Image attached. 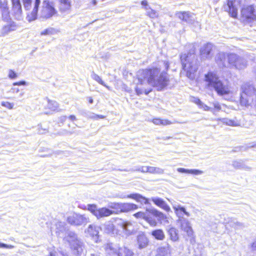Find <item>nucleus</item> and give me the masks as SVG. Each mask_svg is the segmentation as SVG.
Here are the masks:
<instances>
[{"mask_svg": "<svg viewBox=\"0 0 256 256\" xmlns=\"http://www.w3.org/2000/svg\"><path fill=\"white\" fill-rule=\"evenodd\" d=\"M152 201L154 202V203L156 205L158 206H160L162 204L163 200L158 198V197H153L151 198Z\"/></svg>", "mask_w": 256, "mask_h": 256, "instance_id": "46", "label": "nucleus"}, {"mask_svg": "<svg viewBox=\"0 0 256 256\" xmlns=\"http://www.w3.org/2000/svg\"><path fill=\"white\" fill-rule=\"evenodd\" d=\"M232 166L237 169L244 170H250L252 168L247 165L242 160H236L232 162Z\"/></svg>", "mask_w": 256, "mask_h": 256, "instance_id": "27", "label": "nucleus"}, {"mask_svg": "<svg viewBox=\"0 0 256 256\" xmlns=\"http://www.w3.org/2000/svg\"><path fill=\"white\" fill-rule=\"evenodd\" d=\"M11 90L12 92L14 93H18L19 92V88H11Z\"/></svg>", "mask_w": 256, "mask_h": 256, "instance_id": "60", "label": "nucleus"}, {"mask_svg": "<svg viewBox=\"0 0 256 256\" xmlns=\"http://www.w3.org/2000/svg\"><path fill=\"white\" fill-rule=\"evenodd\" d=\"M22 1L23 6L26 10H30L32 6V0H20V2Z\"/></svg>", "mask_w": 256, "mask_h": 256, "instance_id": "43", "label": "nucleus"}, {"mask_svg": "<svg viewBox=\"0 0 256 256\" xmlns=\"http://www.w3.org/2000/svg\"><path fill=\"white\" fill-rule=\"evenodd\" d=\"M88 210L92 212L97 218L107 217L114 214V210L104 207L98 208L96 204H88Z\"/></svg>", "mask_w": 256, "mask_h": 256, "instance_id": "9", "label": "nucleus"}, {"mask_svg": "<svg viewBox=\"0 0 256 256\" xmlns=\"http://www.w3.org/2000/svg\"><path fill=\"white\" fill-rule=\"evenodd\" d=\"M161 208L163 209L166 212H169L171 211V209L170 207L168 205V204L165 201L163 200L162 204L159 206Z\"/></svg>", "mask_w": 256, "mask_h": 256, "instance_id": "45", "label": "nucleus"}, {"mask_svg": "<svg viewBox=\"0 0 256 256\" xmlns=\"http://www.w3.org/2000/svg\"><path fill=\"white\" fill-rule=\"evenodd\" d=\"M12 7V12L15 18L18 20H20L22 18V5L20 0H11Z\"/></svg>", "mask_w": 256, "mask_h": 256, "instance_id": "15", "label": "nucleus"}, {"mask_svg": "<svg viewBox=\"0 0 256 256\" xmlns=\"http://www.w3.org/2000/svg\"><path fill=\"white\" fill-rule=\"evenodd\" d=\"M227 54L224 52H219L216 57V60L219 64L226 66L225 60L227 58Z\"/></svg>", "mask_w": 256, "mask_h": 256, "instance_id": "32", "label": "nucleus"}, {"mask_svg": "<svg viewBox=\"0 0 256 256\" xmlns=\"http://www.w3.org/2000/svg\"><path fill=\"white\" fill-rule=\"evenodd\" d=\"M18 28V26L13 21L8 22L5 24L3 25L0 30V36H5L10 33L16 30Z\"/></svg>", "mask_w": 256, "mask_h": 256, "instance_id": "12", "label": "nucleus"}, {"mask_svg": "<svg viewBox=\"0 0 256 256\" xmlns=\"http://www.w3.org/2000/svg\"><path fill=\"white\" fill-rule=\"evenodd\" d=\"M26 82L25 81H20L13 83V86H25Z\"/></svg>", "mask_w": 256, "mask_h": 256, "instance_id": "56", "label": "nucleus"}, {"mask_svg": "<svg viewBox=\"0 0 256 256\" xmlns=\"http://www.w3.org/2000/svg\"><path fill=\"white\" fill-rule=\"evenodd\" d=\"M145 10L146 11V15L150 18H158V12L152 9L150 6H146V8H145Z\"/></svg>", "mask_w": 256, "mask_h": 256, "instance_id": "37", "label": "nucleus"}, {"mask_svg": "<svg viewBox=\"0 0 256 256\" xmlns=\"http://www.w3.org/2000/svg\"><path fill=\"white\" fill-rule=\"evenodd\" d=\"M138 208V206L134 204L128 202H121L120 210H119L120 213L128 212Z\"/></svg>", "mask_w": 256, "mask_h": 256, "instance_id": "24", "label": "nucleus"}, {"mask_svg": "<svg viewBox=\"0 0 256 256\" xmlns=\"http://www.w3.org/2000/svg\"><path fill=\"white\" fill-rule=\"evenodd\" d=\"M175 16L180 20L188 24H192L194 21V15L190 12H177Z\"/></svg>", "mask_w": 256, "mask_h": 256, "instance_id": "14", "label": "nucleus"}, {"mask_svg": "<svg viewBox=\"0 0 256 256\" xmlns=\"http://www.w3.org/2000/svg\"><path fill=\"white\" fill-rule=\"evenodd\" d=\"M69 118L72 120V121H74V120H76V117L74 115H71L69 116Z\"/></svg>", "mask_w": 256, "mask_h": 256, "instance_id": "64", "label": "nucleus"}, {"mask_svg": "<svg viewBox=\"0 0 256 256\" xmlns=\"http://www.w3.org/2000/svg\"><path fill=\"white\" fill-rule=\"evenodd\" d=\"M137 244L138 248L143 249L146 248L148 244V240L146 236L143 234H140L136 238Z\"/></svg>", "mask_w": 256, "mask_h": 256, "instance_id": "23", "label": "nucleus"}, {"mask_svg": "<svg viewBox=\"0 0 256 256\" xmlns=\"http://www.w3.org/2000/svg\"><path fill=\"white\" fill-rule=\"evenodd\" d=\"M213 45L210 43H208L204 45L200 48V52L203 58H210L211 57V52L213 48Z\"/></svg>", "mask_w": 256, "mask_h": 256, "instance_id": "22", "label": "nucleus"}, {"mask_svg": "<svg viewBox=\"0 0 256 256\" xmlns=\"http://www.w3.org/2000/svg\"><path fill=\"white\" fill-rule=\"evenodd\" d=\"M130 198L135 200L136 202L141 204H148V200L138 194H132L128 196Z\"/></svg>", "mask_w": 256, "mask_h": 256, "instance_id": "31", "label": "nucleus"}, {"mask_svg": "<svg viewBox=\"0 0 256 256\" xmlns=\"http://www.w3.org/2000/svg\"><path fill=\"white\" fill-rule=\"evenodd\" d=\"M146 214L144 212H139L134 214V216L137 218H142L145 220Z\"/></svg>", "mask_w": 256, "mask_h": 256, "instance_id": "47", "label": "nucleus"}, {"mask_svg": "<svg viewBox=\"0 0 256 256\" xmlns=\"http://www.w3.org/2000/svg\"><path fill=\"white\" fill-rule=\"evenodd\" d=\"M67 222L72 226H80L89 222V218L85 214L75 212L70 214L66 218Z\"/></svg>", "mask_w": 256, "mask_h": 256, "instance_id": "8", "label": "nucleus"}, {"mask_svg": "<svg viewBox=\"0 0 256 256\" xmlns=\"http://www.w3.org/2000/svg\"><path fill=\"white\" fill-rule=\"evenodd\" d=\"M252 248L254 250H256V241L252 243Z\"/></svg>", "mask_w": 256, "mask_h": 256, "instance_id": "63", "label": "nucleus"}, {"mask_svg": "<svg viewBox=\"0 0 256 256\" xmlns=\"http://www.w3.org/2000/svg\"><path fill=\"white\" fill-rule=\"evenodd\" d=\"M92 78L93 80H96V82H97L98 83H99L100 84L104 86L105 87H106L108 90H110V88L106 86L105 83L104 82V81L102 80V78H100V76H98L97 74H95V73H93L92 74Z\"/></svg>", "mask_w": 256, "mask_h": 256, "instance_id": "40", "label": "nucleus"}, {"mask_svg": "<svg viewBox=\"0 0 256 256\" xmlns=\"http://www.w3.org/2000/svg\"><path fill=\"white\" fill-rule=\"evenodd\" d=\"M0 248H14V246L12 245H8L5 244H2L0 242Z\"/></svg>", "mask_w": 256, "mask_h": 256, "instance_id": "55", "label": "nucleus"}, {"mask_svg": "<svg viewBox=\"0 0 256 256\" xmlns=\"http://www.w3.org/2000/svg\"><path fill=\"white\" fill-rule=\"evenodd\" d=\"M152 234L155 238L158 240H163L165 237L164 232L160 229L153 230L152 232Z\"/></svg>", "mask_w": 256, "mask_h": 256, "instance_id": "36", "label": "nucleus"}, {"mask_svg": "<svg viewBox=\"0 0 256 256\" xmlns=\"http://www.w3.org/2000/svg\"><path fill=\"white\" fill-rule=\"evenodd\" d=\"M217 120L220 121L223 124L232 126H240V122L237 120H230L227 118H219Z\"/></svg>", "mask_w": 256, "mask_h": 256, "instance_id": "30", "label": "nucleus"}, {"mask_svg": "<svg viewBox=\"0 0 256 256\" xmlns=\"http://www.w3.org/2000/svg\"><path fill=\"white\" fill-rule=\"evenodd\" d=\"M141 4L142 6H144V8H146V6H149L148 4V2L146 0H142Z\"/></svg>", "mask_w": 256, "mask_h": 256, "instance_id": "61", "label": "nucleus"}, {"mask_svg": "<svg viewBox=\"0 0 256 256\" xmlns=\"http://www.w3.org/2000/svg\"><path fill=\"white\" fill-rule=\"evenodd\" d=\"M190 100L196 104L200 108H202L205 111L212 112L214 114V111L212 108L204 104L198 98L196 97H192L190 98Z\"/></svg>", "mask_w": 256, "mask_h": 256, "instance_id": "25", "label": "nucleus"}, {"mask_svg": "<svg viewBox=\"0 0 256 256\" xmlns=\"http://www.w3.org/2000/svg\"><path fill=\"white\" fill-rule=\"evenodd\" d=\"M55 32V30L54 28H50L42 30L40 32L41 35H51L53 34Z\"/></svg>", "mask_w": 256, "mask_h": 256, "instance_id": "44", "label": "nucleus"}, {"mask_svg": "<svg viewBox=\"0 0 256 256\" xmlns=\"http://www.w3.org/2000/svg\"><path fill=\"white\" fill-rule=\"evenodd\" d=\"M100 230V228L99 226L94 224H90L85 230V233L91 237L96 242H98Z\"/></svg>", "mask_w": 256, "mask_h": 256, "instance_id": "16", "label": "nucleus"}, {"mask_svg": "<svg viewBox=\"0 0 256 256\" xmlns=\"http://www.w3.org/2000/svg\"><path fill=\"white\" fill-rule=\"evenodd\" d=\"M227 59L228 67L232 68L242 70L246 68L248 66L247 60L235 53H228Z\"/></svg>", "mask_w": 256, "mask_h": 256, "instance_id": "7", "label": "nucleus"}, {"mask_svg": "<svg viewBox=\"0 0 256 256\" xmlns=\"http://www.w3.org/2000/svg\"><path fill=\"white\" fill-rule=\"evenodd\" d=\"M206 85L210 89L214 88L219 96L232 93L230 86L226 80H222L215 73L210 72L205 75Z\"/></svg>", "mask_w": 256, "mask_h": 256, "instance_id": "3", "label": "nucleus"}, {"mask_svg": "<svg viewBox=\"0 0 256 256\" xmlns=\"http://www.w3.org/2000/svg\"><path fill=\"white\" fill-rule=\"evenodd\" d=\"M177 171L180 173L191 174L194 176L200 175L204 174L202 170L196 169H186L182 168H178Z\"/></svg>", "mask_w": 256, "mask_h": 256, "instance_id": "26", "label": "nucleus"}, {"mask_svg": "<svg viewBox=\"0 0 256 256\" xmlns=\"http://www.w3.org/2000/svg\"><path fill=\"white\" fill-rule=\"evenodd\" d=\"M121 202H110L108 204V208L116 210L114 214H119V210H120Z\"/></svg>", "mask_w": 256, "mask_h": 256, "instance_id": "39", "label": "nucleus"}, {"mask_svg": "<svg viewBox=\"0 0 256 256\" xmlns=\"http://www.w3.org/2000/svg\"><path fill=\"white\" fill-rule=\"evenodd\" d=\"M170 240L172 242H176L179 240L178 231L174 228H170L168 231Z\"/></svg>", "mask_w": 256, "mask_h": 256, "instance_id": "29", "label": "nucleus"}, {"mask_svg": "<svg viewBox=\"0 0 256 256\" xmlns=\"http://www.w3.org/2000/svg\"><path fill=\"white\" fill-rule=\"evenodd\" d=\"M149 166H140V172L144 173H148Z\"/></svg>", "mask_w": 256, "mask_h": 256, "instance_id": "53", "label": "nucleus"}, {"mask_svg": "<svg viewBox=\"0 0 256 256\" xmlns=\"http://www.w3.org/2000/svg\"><path fill=\"white\" fill-rule=\"evenodd\" d=\"M145 220L152 226H156L157 224L156 219L150 215H146Z\"/></svg>", "mask_w": 256, "mask_h": 256, "instance_id": "42", "label": "nucleus"}, {"mask_svg": "<svg viewBox=\"0 0 256 256\" xmlns=\"http://www.w3.org/2000/svg\"><path fill=\"white\" fill-rule=\"evenodd\" d=\"M97 4V0H90L88 6L90 8L94 7Z\"/></svg>", "mask_w": 256, "mask_h": 256, "instance_id": "54", "label": "nucleus"}, {"mask_svg": "<svg viewBox=\"0 0 256 256\" xmlns=\"http://www.w3.org/2000/svg\"><path fill=\"white\" fill-rule=\"evenodd\" d=\"M58 10L62 18L69 15L72 10V0H58Z\"/></svg>", "mask_w": 256, "mask_h": 256, "instance_id": "10", "label": "nucleus"}, {"mask_svg": "<svg viewBox=\"0 0 256 256\" xmlns=\"http://www.w3.org/2000/svg\"><path fill=\"white\" fill-rule=\"evenodd\" d=\"M256 10L253 6L244 7L241 11L242 16L246 19H254L256 17Z\"/></svg>", "mask_w": 256, "mask_h": 256, "instance_id": "17", "label": "nucleus"}, {"mask_svg": "<svg viewBox=\"0 0 256 256\" xmlns=\"http://www.w3.org/2000/svg\"><path fill=\"white\" fill-rule=\"evenodd\" d=\"M40 0H34L33 9L27 16L28 21L34 20L38 17L40 19L48 20L58 14V10L54 1L44 0L40 6Z\"/></svg>", "mask_w": 256, "mask_h": 256, "instance_id": "2", "label": "nucleus"}, {"mask_svg": "<svg viewBox=\"0 0 256 256\" xmlns=\"http://www.w3.org/2000/svg\"><path fill=\"white\" fill-rule=\"evenodd\" d=\"M64 240L69 243L74 254L80 255L82 253L84 249L83 242L74 232H67Z\"/></svg>", "mask_w": 256, "mask_h": 256, "instance_id": "6", "label": "nucleus"}, {"mask_svg": "<svg viewBox=\"0 0 256 256\" xmlns=\"http://www.w3.org/2000/svg\"><path fill=\"white\" fill-rule=\"evenodd\" d=\"M178 222L180 224V230L184 232L186 236L191 238H194V232L190 222L186 218H181L178 220Z\"/></svg>", "mask_w": 256, "mask_h": 256, "instance_id": "11", "label": "nucleus"}, {"mask_svg": "<svg viewBox=\"0 0 256 256\" xmlns=\"http://www.w3.org/2000/svg\"><path fill=\"white\" fill-rule=\"evenodd\" d=\"M4 6L2 9V16L4 20L8 22L10 19V12L8 6V3L7 4H4Z\"/></svg>", "mask_w": 256, "mask_h": 256, "instance_id": "34", "label": "nucleus"}, {"mask_svg": "<svg viewBox=\"0 0 256 256\" xmlns=\"http://www.w3.org/2000/svg\"><path fill=\"white\" fill-rule=\"evenodd\" d=\"M50 256H65L62 252H58L54 250L50 252Z\"/></svg>", "mask_w": 256, "mask_h": 256, "instance_id": "51", "label": "nucleus"}, {"mask_svg": "<svg viewBox=\"0 0 256 256\" xmlns=\"http://www.w3.org/2000/svg\"><path fill=\"white\" fill-rule=\"evenodd\" d=\"M2 106L9 110H12L14 108V104L8 102H2Z\"/></svg>", "mask_w": 256, "mask_h": 256, "instance_id": "48", "label": "nucleus"}, {"mask_svg": "<svg viewBox=\"0 0 256 256\" xmlns=\"http://www.w3.org/2000/svg\"><path fill=\"white\" fill-rule=\"evenodd\" d=\"M148 173L161 174L164 173V170L158 167L149 166Z\"/></svg>", "mask_w": 256, "mask_h": 256, "instance_id": "38", "label": "nucleus"}, {"mask_svg": "<svg viewBox=\"0 0 256 256\" xmlns=\"http://www.w3.org/2000/svg\"><path fill=\"white\" fill-rule=\"evenodd\" d=\"M118 225L122 228L126 235H130L133 233L134 227L132 222L120 220Z\"/></svg>", "mask_w": 256, "mask_h": 256, "instance_id": "20", "label": "nucleus"}, {"mask_svg": "<svg viewBox=\"0 0 256 256\" xmlns=\"http://www.w3.org/2000/svg\"><path fill=\"white\" fill-rule=\"evenodd\" d=\"M168 82L167 74L160 72L158 68L142 70L138 71L137 78L134 81L135 91L138 95L148 94L152 90L151 86L162 90L168 86Z\"/></svg>", "mask_w": 256, "mask_h": 256, "instance_id": "1", "label": "nucleus"}, {"mask_svg": "<svg viewBox=\"0 0 256 256\" xmlns=\"http://www.w3.org/2000/svg\"><path fill=\"white\" fill-rule=\"evenodd\" d=\"M172 208L174 211L176 216L178 218V219L184 218H183L184 214L186 216H190V214L188 212L185 208L179 204H172Z\"/></svg>", "mask_w": 256, "mask_h": 256, "instance_id": "19", "label": "nucleus"}, {"mask_svg": "<svg viewBox=\"0 0 256 256\" xmlns=\"http://www.w3.org/2000/svg\"><path fill=\"white\" fill-rule=\"evenodd\" d=\"M152 122L156 125H162V126H167L170 125L172 124H174V122H171L170 121L168 120H162L160 118H154L152 120Z\"/></svg>", "mask_w": 256, "mask_h": 256, "instance_id": "35", "label": "nucleus"}, {"mask_svg": "<svg viewBox=\"0 0 256 256\" xmlns=\"http://www.w3.org/2000/svg\"><path fill=\"white\" fill-rule=\"evenodd\" d=\"M183 70L186 72V76L190 78H194V74L198 70L197 60L194 55L186 56L183 54L180 56Z\"/></svg>", "mask_w": 256, "mask_h": 256, "instance_id": "5", "label": "nucleus"}, {"mask_svg": "<svg viewBox=\"0 0 256 256\" xmlns=\"http://www.w3.org/2000/svg\"><path fill=\"white\" fill-rule=\"evenodd\" d=\"M234 226L236 228H239V227H241L242 226V224L240 222H234Z\"/></svg>", "mask_w": 256, "mask_h": 256, "instance_id": "58", "label": "nucleus"}, {"mask_svg": "<svg viewBox=\"0 0 256 256\" xmlns=\"http://www.w3.org/2000/svg\"><path fill=\"white\" fill-rule=\"evenodd\" d=\"M120 246L113 243H108L104 246L106 253L111 256H118Z\"/></svg>", "mask_w": 256, "mask_h": 256, "instance_id": "21", "label": "nucleus"}, {"mask_svg": "<svg viewBox=\"0 0 256 256\" xmlns=\"http://www.w3.org/2000/svg\"><path fill=\"white\" fill-rule=\"evenodd\" d=\"M214 109L218 111H219L221 109V106L220 103L218 102H214L212 103Z\"/></svg>", "mask_w": 256, "mask_h": 256, "instance_id": "52", "label": "nucleus"}, {"mask_svg": "<svg viewBox=\"0 0 256 256\" xmlns=\"http://www.w3.org/2000/svg\"><path fill=\"white\" fill-rule=\"evenodd\" d=\"M250 106H253L254 108H256V97L254 98L253 100L252 103L250 105Z\"/></svg>", "mask_w": 256, "mask_h": 256, "instance_id": "62", "label": "nucleus"}, {"mask_svg": "<svg viewBox=\"0 0 256 256\" xmlns=\"http://www.w3.org/2000/svg\"><path fill=\"white\" fill-rule=\"evenodd\" d=\"M133 251L126 246H120L117 256H134Z\"/></svg>", "mask_w": 256, "mask_h": 256, "instance_id": "28", "label": "nucleus"}, {"mask_svg": "<svg viewBox=\"0 0 256 256\" xmlns=\"http://www.w3.org/2000/svg\"><path fill=\"white\" fill-rule=\"evenodd\" d=\"M8 76L10 79H14L17 78V74L12 70H8Z\"/></svg>", "mask_w": 256, "mask_h": 256, "instance_id": "50", "label": "nucleus"}, {"mask_svg": "<svg viewBox=\"0 0 256 256\" xmlns=\"http://www.w3.org/2000/svg\"><path fill=\"white\" fill-rule=\"evenodd\" d=\"M47 107L48 109L52 111L56 110L58 107V102L54 100H48Z\"/></svg>", "mask_w": 256, "mask_h": 256, "instance_id": "41", "label": "nucleus"}, {"mask_svg": "<svg viewBox=\"0 0 256 256\" xmlns=\"http://www.w3.org/2000/svg\"><path fill=\"white\" fill-rule=\"evenodd\" d=\"M56 226L58 230L60 232H62L64 230V223L61 222H58L56 224Z\"/></svg>", "mask_w": 256, "mask_h": 256, "instance_id": "49", "label": "nucleus"}, {"mask_svg": "<svg viewBox=\"0 0 256 256\" xmlns=\"http://www.w3.org/2000/svg\"><path fill=\"white\" fill-rule=\"evenodd\" d=\"M128 196L129 195L120 194V195H118L117 196L120 198H130Z\"/></svg>", "mask_w": 256, "mask_h": 256, "instance_id": "59", "label": "nucleus"}, {"mask_svg": "<svg viewBox=\"0 0 256 256\" xmlns=\"http://www.w3.org/2000/svg\"><path fill=\"white\" fill-rule=\"evenodd\" d=\"M8 3V1L6 0H4L3 1L2 0H0V8H2L4 6V4H7Z\"/></svg>", "mask_w": 256, "mask_h": 256, "instance_id": "57", "label": "nucleus"}, {"mask_svg": "<svg viewBox=\"0 0 256 256\" xmlns=\"http://www.w3.org/2000/svg\"><path fill=\"white\" fill-rule=\"evenodd\" d=\"M146 211L151 214L153 216L157 218L160 224H168V221L167 216L162 212L155 208L146 209Z\"/></svg>", "mask_w": 256, "mask_h": 256, "instance_id": "18", "label": "nucleus"}, {"mask_svg": "<svg viewBox=\"0 0 256 256\" xmlns=\"http://www.w3.org/2000/svg\"><path fill=\"white\" fill-rule=\"evenodd\" d=\"M256 97V89L249 82L242 84L241 86L240 102L242 106H248L252 104Z\"/></svg>", "mask_w": 256, "mask_h": 256, "instance_id": "4", "label": "nucleus"}, {"mask_svg": "<svg viewBox=\"0 0 256 256\" xmlns=\"http://www.w3.org/2000/svg\"><path fill=\"white\" fill-rule=\"evenodd\" d=\"M104 231L108 234H115V230L114 226V224L108 221L106 222L104 226Z\"/></svg>", "mask_w": 256, "mask_h": 256, "instance_id": "33", "label": "nucleus"}, {"mask_svg": "<svg viewBox=\"0 0 256 256\" xmlns=\"http://www.w3.org/2000/svg\"><path fill=\"white\" fill-rule=\"evenodd\" d=\"M237 6L236 0H227V4L224 5V8L231 16L236 18L238 15Z\"/></svg>", "mask_w": 256, "mask_h": 256, "instance_id": "13", "label": "nucleus"}]
</instances>
